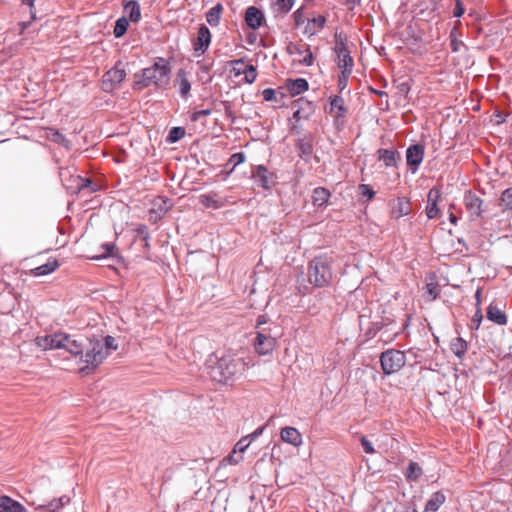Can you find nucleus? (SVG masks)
I'll return each mask as SVG.
<instances>
[{"instance_id":"obj_1","label":"nucleus","mask_w":512,"mask_h":512,"mask_svg":"<svg viewBox=\"0 0 512 512\" xmlns=\"http://www.w3.org/2000/svg\"><path fill=\"white\" fill-rule=\"evenodd\" d=\"M245 362L234 355L210 356L207 361L208 373L213 381L226 384L235 380L245 368Z\"/></svg>"},{"instance_id":"obj_2","label":"nucleus","mask_w":512,"mask_h":512,"mask_svg":"<svg viewBox=\"0 0 512 512\" xmlns=\"http://www.w3.org/2000/svg\"><path fill=\"white\" fill-rule=\"evenodd\" d=\"M36 345L43 350L64 349L73 356L83 355L86 343L65 333H55L39 336L35 339Z\"/></svg>"},{"instance_id":"obj_3","label":"nucleus","mask_w":512,"mask_h":512,"mask_svg":"<svg viewBox=\"0 0 512 512\" xmlns=\"http://www.w3.org/2000/svg\"><path fill=\"white\" fill-rule=\"evenodd\" d=\"M135 79V84L140 88L151 84L163 87L169 82V68L165 61L160 59L153 66L143 69L140 74H136Z\"/></svg>"},{"instance_id":"obj_4","label":"nucleus","mask_w":512,"mask_h":512,"mask_svg":"<svg viewBox=\"0 0 512 512\" xmlns=\"http://www.w3.org/2000/svg\"><path fill=\"white\" fill-rule=\"evenodd\" d=\"M308 280L316 287H324L332 280L330 262L323 257L313 259L308 267Z\"/></svg>"},{"instance_id":"obj_5","label":"nucleus","mask_w":512,"mask_h":512,"mask_svg":"<svg viewBox=\"0 0 512 512\" xmlns=\"http://www.w3.org/2000/svg\"><path fill=\"white\" fill-rule=\"evenodd\" d=\"M108 356L107 349L104 347L103 342L98 339L88 340V345L85 348V354L82 355V362L87 366L97 367Z\"/></svg>"},{"instance_id":"obj_6","label":"nucleus","mask_w":512,"mask_h":512,"mask_svg":"<svg viewBox=\"0 0 512 512\" xmlns=\"http://www.w3.org/2000/svg\"><path fill=\"white\" fill-rule=\"evenodd\" d=\"M381 367L385 374L399 371L406 363L405 354L402 351L390 349L381 354Z\"/></svg>"},{"instance_id":"obj_7","label":"nucleus","mask_w":512,"mask_h":512,"mask_svg":"<svg viewBox=\"0 0 512 512\" xmlns=\"http://www.w3.org/2000/svg\"><path fill=\"white\" fill-rule=\"evenodd\" d=\"M276 345V337L270 332V329L261 328L257 332L254 347L260 355L270 354Z\"/></svg>"},{"instance_id":"obj_8","label":"nucleus","mask_w":512,"mask_h":512,"mask_svg":"<svg viewBox=\"0 0 512 512\" xmlns=\"http://www.w3.org/2000/svg\"><path fill=\"white\" fill-rule=\"evenodd\" d=\"M126 77V71L122 67V63H117L112 69L107 71L102 80L103 90L112 91Z\"/></svg>"},{"instance_id":"obj_9","label":"nucleus","mask_w":512,"mask_h":512,"mask_svg":"<svg viewBox=\"0 0 512 512\" xmlns=\"http://www.w3.org/2000/svg\"><path fill=\"white\" fill-rule=\"evenodd\" d=\"M334 51L337 55L338 67L341 69V71L352 73L354 61L350 56V51L348 50L346 44L342 40L337 41Z\"/></svg>"},{"instance_id":"obj_10","label":"nucleus","mask_w":512,"mask_h":512,"mask_svg":"<svg viewBox=\"0 0 512 512\" xmlns=\"http://www.w3.org/2000/svg\"><path fill=\"white\" fill-rule=\"evenodd\" d=\"M211 43V33L207 26L202 24L197 33V37L193 41L194 51L197 56L204 54Z\"/></svg>"},{"instance_id":"obj_11","label":"nucleus","mask_w":512,"mask_h":512,"mask_svg":"<svg viewBox=\"0 0 512 512\" xmlns=\"http://www.w3.org/2000/svg\"><path fill=\"white\" fill-rule=\"evenodd\" d=\"M288 51L291 55L296 56V60L305 66H310L313 63V54L307 44H291L288 47Z\"/></svg>"},{"instance_id":"obj_12","label":"nucleus","mask_w":512,"mask_h":512,"mask_svg":"<svg viewBox=\"0 0 512 512\" xmlns=\"http://www.w3.org/2000/svg\"><path fill=\"white\" fill-rule=\"evenodd\" d=\"M424 156V147L419 144L411 145L406 151L407 165L413 167L415 172L421 164Z\"/></svg>"},{"instance_id":"obj_13","label":"nucleus","mask_w":512,"mask_h":512,"mask_svg":"<svg viewBox=\"0 0 512 512\" xmlns=\"http://www.w3.org/2000/svg\"><path fill=\"white\" fill-rule=\"evenodd\" d=\"M464 203L466 206V209L470 212L471 216L480 217L482 214V200L472 193L471 191H468L465 193L464 196Z\"/></svg>"},{"instance_id":"obj_14","label":"nucleus","mask_w":512,"mask_h":512,"mask_svg":"<svg viewBox=\"0 0 512 512\" xmlns=\"http://www.w3.org/2000/svg\"><path fill=\"white\" fill-rule=\"evenodd\" d=\"M411 212V205L407 198L400 197L394 200L391 204V216L399 219L408 215Z\"/></svg>"},{"instance_id":"obj_15","label":"nucleus","mask_w":512,"mask_h":512,"mask_svg":"<svg viewBox=\"0 0 512 512\" xmlns=\"http://www.w3.org/2000/svg\"><path fill=\"white\" fill-rule=\"evenodd\" d=\"M263 18V13L258 8L254 6L247 8L245 20L250 28L258 29L262 25Z\"/></svg>"},{"instance_id":"obj_16","label":"nucleus","mask_w":512,"mask_h":512,"mask_svg":"<svg viewBox=\"0 0 512 512\" xmlns=\"http://www.w3.org/2000/svg\"><path fill=\"white\" fill-rule=\"evenodd\" d=\"M280 437L282 441L289 443L295 447L302 444V436L294 427H285L281 430Z\"/></svg>"},{"instance_id":"obj_17","label":"nucleus","mask_w":512,"mask_h":512,"mask_svg":"<svg viewBox=\"0 0 512 512\" xmlns=\"http://www.w3.org/2000/svg\"><path fill=\"white\" fill-rule=\"evenodd\" d=\"M252 177L255 182L258 183L261 187L268 189L273 184L272 178L268 173L266 167L259 165L256 170L252 173Z\"/></svg>"},{"instance_id":"obj_18","label":"nucleus","mask_w":512,"mask_h":512,"mask_svg":"<svg viewBox=\"0 0 512 512\" xmlns=\"http://www.w3.org/2000/svg\"><path fill=\"white\" fill-rule=\"evenodd\" d=\"M347 109L344 104V99L340 96H334L330 98L329 113L332 114L336 119L345 117Z\"/></svg>"},{"instance_id":"obj_19","label":"nucleus","mask_w":512,"mask_h":512,"mask_svg":"<svg viewBox=\"0 0 512 512\" xmlns=\"http://www.w3.org/2000/svg\"><path fill=\"white\" fill-rule=\"evenodd\" d=\"M0 512H27L25 507L8 496L0 498Z\"/></svg>"},{"instance_id":"obj_20","label":"nucleus","mask_w":512,"mask_h":512,"mask_svg":"<svg viewBox=\"0 0 512 512\" xmlns=\"http://www.w3.org/2000/svg\"><path fill=\"white\" fill-rule=\"evenodd\" d=\"M175 86L178 87L179 92L182 97L188 96L190 89H191V84H190L189 79L187 78V74L184 69H180L177 72L176 79H175Z\"/></svg>"},{"instance_id":"obj_21","label":"nucleus","mask_w":512,"mask_h":512,"mask_svg":"<svg viewBox=\"0 0 512 512\" xmlns=\"http://www.w3.org/2000/svg\"><path fill=\"white\" fill-rule=\"evenodd\" d=\"M487 318L498 325H504L507 322L505 313L500 308L492 304L489 305L487 309Z\"/></svg>"},{"instance_id":"obj_22","label":"nucleus","mask_w":512,"mask_h":512,"mask_svg":"<svg viewBox=\"0 0 512 512\" xmlns=\"http://www.w3.org/2000/svg\"><path fill=\"white\" fill-rule=\"evenodd\" d=\"M58 266L57 260H49L47 263L32 269L31 273L35 276H44L55 271Z\"/></svg>"},{"instance_id":"obj_23","label":"nucleus","mask_w":512,"mask_h":512,"mask_svg":"<svg viewBox=\"0 0 512 512\" xmlns=\"http://www.w3.org/2000/svg\"><path fill=\"white\" fill-rule=\"evenodd\" d=\"M330 197V192L326 188L318 187L314 189L312 199L313 204L316 206H323L327 203L328 199Z\"/></svg>"},{"instance_id":"obj_24","label":"nucleus","mask_w":512,"mask_h":512,"mask_svg":"<svg viewBox=\"0 0 512 512\" xmlns=\"http://www.w3.org/2000/svg\"><path fill=\"white\" fill-rule=\"evenodd\" d=\"M287 87L292 95H298L308 89V82L303 78H298L296 80H290Z\"/></svg>"},{"instance_id":"obj_25","label":"nucleus","mask_w":512,"mask_h":512,"mask_svg":"<svg viewBox=\"0 0 512 512\" xmlns=\"http://www.w3.org/2000/svg\"><path fill=\"white\" fill-rule=\"evenodd\" d=\"M445 502V496L441 492L434 493L428 500L425 510L435 512Z\"/></svg>"},{"instance_id":"obj_26","label":"nucleus","mask_w":512,"mask_h":512,"mask_svg":"<svg viewBox=\"0 0 512 512\" xmlns=\"http://www.w3.org/2000/svg\"><path fill=\"white\" fill-rule=\"evenodd\" d=\"M295 0H276L272 3V9L276 14H286L288 13Z\"/></svg>"},{"instance_id":"obj_27","label":"nucleus","mask_w":512,"mask_h":512,"mask_svg":"<svg viewBox=\"0 0 512 512\" xmlns=\"http://www.w3.org/2000/svg\"><path fill=\"white\" fill-rule=\"evenodd\" d=\"M221 11L222 6L220 4H217L208 10L206 13V20L211 26H217L219 24Z\"/></svg>"},{"instance_id":"obj_28","label":"nucleus","mask_w":512,"mask_h":512,"mask_svg":"<svg viewBox=\"0 0 512 512\" xmlns=\"http://www.w3.org/2000/svg\"><path fill=\"white\" fill-rule=\"evenodd\" d=\"M378 158L382 160L386 166H393L396 161V152L394 150L380 149L378 150Z\"/></svg>"},{"instance_id":"obj_29","label":"nucleus","mask_w":512,"mask_h":512,"mask_svg":"<svg viewBox=\"0 0 512 512\" xmlns=\"http://www.w3.org/2000/svg\"><path fill=\"white\" fill-rule=\"evenodd\" d=\"M452 352L459 358H461L467 351V343L462 338H455L451 342Z\"/></svg>"},{"instance_id":"obj_30","label":"nucleus","mask_w":512,"mask_h":512,"mask_svg":"<svg viewBox=\"0 0 512 512\" xmlns=\"http://www.w3.org/2000/svg\"><path fill=\"white\" fill-rule=\"evenodd\" d=\"M200 202L205 206V207H213V208H219L222 206V202L220 201V199L217 197V194H207V195H201L200 196Z\"/></svg>"},{"instance_id":"obj_31","label":"nucleus","mask_w":512,"mask_h":512,"mask_svg":"<svg viewBox=\"0 0 512 512\" xmlns=\"http://www.w3.org/2000/svg\"><path fill=\"white\" fill-rule=\"evenodd\" d=\"M125 11L128 13L129 18L133 22L140 19V6L136 1H130L125 5Z\"/></svg>"},{"instance_id":"obj_32","label":"nucleus","mask_w":512,"mask_h":512,"mask_svg":"<svg viewBox=\"0 0 512 512\" xmlns=\"http://www.w3.org/2000/svg\"><path fill=\"white\" fill-rule=\"evenodd\" d=\"M297 148L299 150L300 157L305 160H309L313 153L312 144L306 140H300L297 144Z\"/></svg>"},{"instance_id":"obj_33","label":"nucleus","mask_w":512,"mask_h":512,"mask_svg":"<svg viewBox=\"0 0 512 512\" xmlns=\"http://www.w3.org/2000/svg\"><path fill=\"white\" fill-rule=\"evenodd\" d=\"M422 474V469L416 462H410L407 468L406 477L409 480H417Z\"/></svg>"},{"instance_id":"obj_34","label":"nucleus","mask_w":512,"mask_h":512,"mask_svg":"<svg viewBox=\"0 0 512 512\" xmlns=\"http://www.w3.org/2000/svg\"><path fill=\"white\" fill-rule=\"evenodd\" d=\"M242 72L246 83L252 84L257 78V69L253 65L244 66Z\"/></svg>"},{"instance_id":"obj_35","label":"nucleus","mask_w":512,"mask_h":512,"mask_svg":"<svg viewBox=\"0 0 512 512\" xmlns=\"http://www.w3.org/2000/svg\"><path fill=\"white\" fill-rule=\"evenodd\" d=\"M128 21L126 18H120L116 21V25L114 27V35L119 38L125 34L128 28Z\"/></svg>"},{"instance_id":"obj_36","label":"nucleus","mask_w":512,"mask_h":512,"mask_svg":"<svg viewBox=\"0 0 512 512\" xmlns=\"http://www.w3.org/2000/svg\"><path fill=\"white\" fill-rule=\"evenodd\" d=\"M185 135V130L182 127H174L170 130L167 141L170 143H175L183 138Z\"/></svg>"},{"instance_id":"obj_37","label":"nucleus","mask_w":512,"mask_h":512,"mask_svg":"<svg viewBox=\"0 0 512 512\" xmlns=\"http://www.w3.org/2000/svg\"><path fill=\"white\" fill-rule=\"evenodd\" d=\"M500 205L505 209H512V187L503 191Z\"/></svg>"},{"instance_id":"obj_38","label":"nucleus","mask_w":512,"mask_h":512,"mask_svg":"<svg viewBox=\"0 0 512 512\" xmlns=\"http://www.w3.org/2000/svg\"><path fill=\"white\" fill-rule=\"evenodd\" d=\"M114 247L115 246L112 243H105V244L101 245L100 253L98 255L93 256L92 258L93 259H100V258H105L107 256H110L112 254V252H113Z\"/></svg>"},{"instance_id":"obj_39","label":"nucleus","mask_w":512,"mask_h":512,"mask_svg":"<svg viewBox=\"0 0 512 512\" xmlns=\"http://www.w3.org/2000/svg\"><path fill=\"white\" fill-rule=\"evenodd\" d=\"M250 443H251V441L250 440L248 441V436H245L236 443L234 450L236 452H238L239 455H241L242 453H244L246 451V449L249 447Z\"/></svg>"},{"instance_id":"obj_40","label":"nucleus","mask_w":512,"mask_h":512,"mask_svg":"<svg viewBox=\"0 0 512 512\" xmlns=\"http://www.w3.org/2000/svg\"><path fill=\"white\" fill-rule=\"evenodd\" d=\"M235 76L243 74V67L246 66L243 59L232 60L231 62Z\"/></svg>"},{"instance_id":"obj_41","label":"nucleus","mask_w":512,"mask_h":512,"mask_svg":"<svg viewBox=\"0 0 512 512\" xmlns=\"http://www.w3.org/2000/svg\"><path fill=\"white\" fill-rule=\"evenodd\" d=\"M237 454L239 453L233 449L232 452L224 459V461L231 465H236L240 463L243 460V456Z\"/></svg>"},{"instance_id":"obj_42","label":"nucleus","mask_w":512,"mask_h":512,"mask_svg":"<svg viewBox=\"0 0 512 512\" xmlns=\"http://www.w3.org/2000/svg\"><path fill=\"white\" fill-rule=\"evenodd\" d=\"M245 158L246 157L243 152H238L230 157L229 163L233 165V168H235L237 165L243 163L245 161Z\"/></svg>"},{"instance_id":"obj_43","label":"nucleus","mask_w":512,"mask_h":512,"mask_svg":"<svg viewBox=\"0 0 512 512\" xmlns=\"http://www.w3.org/2000/svg\"><path fill=\"white\" fill-rule=\"evenodd\" d=\"M360 441L365 453L373 454L375 452L372 442L366 436H362Z\"/></svg>"},{"instance_id":"obj_44","label":"nucleus","mask_w":512,"mask_h":512,"mask_svg":"<svg viewBox=\"0 0 512 512\" xmlns=\"http://www.w3.org/2000/svg\"><path fill=\"white\" fill-rule=\"evenodd\" d=\"M104 347L107 349L109 354L110 350H117L118 345L115 343V338L112 336H106L103 342Z\"/></svg>"},{"instance_id":"obj_45","label":"nucleus","mask_w":512,"mask_h":512,"mask_svg":"<svg viewBox=\"0 0 512 512\" xmlns=\"http://www.w3.org/2000/svg\"><path fill=\"white\" fill-rule=\"evenodd\" d=\"M439 209L437 207V203H428L426 207V214L429 219H433L437 216Z\"/></svg>"},{"instance_id":"obj_46","label":"nucleus","mask_w":512,"mask_h":512,"mask_svg":"<svg viewBox=\"0 0 512 512\" xmlns=\"http://www.w3.org/2000/svg\"><path fill=\"white\" fill-rule=\"evenodd\" d=\"M351 73H346L345 71H341V75L338 79V86L340 90H343L347 86V81Z\"/></svg>"},{"instance_id":"obj_47","label":"nucleus","mask_w":512,"mask_h":512,"mask_svg":"<svg viewBox=\"0 0 512 512\" xmlns=\"http://www.w3.org/2000/svg\"><path fill=\"white\" fill-rule=\"evenodd\" d=\"M211 109H204V110H199V111H195L192 116H191V119L193 121H197L199 120L201 117H205V116H209L211 114Z\"/></svg>"},{"instance_id":"obj_48","label":"nucleus","mask_w":512,"mask_h":512,"mask_svg":"<svg viewBox=\"0 0 512 512\" xmlns=\"http://www.w3.org/2000/svg\"><path fill=\"white\" fill-rule=\"evenodd\" d=\"M276 91L272 88H267L263 91V98L265 101H273L276 98Z\"/></svg>"},{"instance_id":"obj_49","label":"nucleus","mask_w":512,"mask_h":512,"mask_svg":"<svg viewBox=\"0 0 512 512\" xmlns=\"http://www.w3.org/2000/svg\"><path fill=\"white\" fill-rule=\"evenodd\" d=\"M440 198V192L437 189H431L428 193V203H437Z\"/></svg>"},{"instance_id":"obj_50","label":"nucleus","mask_w":512,"mask_h":512,"mask_svg":"<svg viewBox=\"0 0 512 512\" xmlns=\"http://www.w3.org/2000/svg\"><path fill=\"white\" fill-rule=\"evenodd\" d=\"M360 190L362 192V195L367 196L369 199H371L374 196V191L368 185H360Z\"/></svg>"},{"instance_id":"obj_51","label":"nucleus","mask_w":512,"mask_h":512,"mask_svg":"<svg viewBox=\"0 0 512 512\" xmlns=\"http://www.w3.org/2000/svg\"><path fill=\"white\" fill-rule=\"evenodd\" d=\"M427 293L431 296L432 300L436 299L438 296L437 286L435 284H428Z\"/></svg>"},{"instance_id":"obj_52","label":"nucleus","mask_w":512,"mask_h":512,"mask_svg":"<svg viewBox=\"0 0 512 512\" xmlns=\"http://www.w3.org/2000/svg\"><path fill=\"white\" fill-rule=\"evenodd\" d=\"M47 510H49L50 512H56L57 510H59L60 508H62L59 504V502L57 501V499H54L53 501H51L47 506H46Z\"/></svg>"},{"instance_id":"obj_53","label":"nucleus","mask_w":512,"mask_h":512,"mask_svg":"<svg viewBox=\"0 0 512 512\" xmlns=\"http://www.w3.org/2000/svg\"><path fill=\"white\" fill-rule=\"evenodd\" d=\"M312 23L314 26H316V28L320 29L325 24V17H323V16L315 17L312 19Z\"/></svg>"},{"instance_id":"obj_54","label":"nucleus","mask_w":512,"mask_h":512,"mask_svg":"<svg viewBox=\"0 0 512 512\" xmlns=\"http://www.w3.org/2000/svg\"><path fill=\"white\" fill-rule=\"evenodd\" d=\"M464 13V7L462 6V3L460 0H457L456 2V6H455V9H454V16L455 17H460L462 16Z\"/></svg>"},{"instance_id":"obj_55","label":"nucleus","mask_w":512,"mask_h":512,"mask_svg":"<svg viewBox=\"0 0 512 512\" xmlns=\"http://www.w3.org/2000/svg\"><path fill=\"white\" fill-rule=\"evenodd\" d=\"M293 16H294L296 25L299 26L303 22L302 9L296 10L294 12Z\"/></svg>"},{"instance_id":"obj_56","label":"nucleus","mask_w":512,"mask_h":512,"mask_svg":"<svg viewBox=\"0 0 512 512\" xmlns=\"http://www.w3.org/2000/svg\"><path fill=\"white\" fill-rule=\"evenodd\" d=\"M264 428H265L264 426L257 428L253 433L248 435V439L250 438V441H252V440L256 439L257 437H259L263 433Z\"/></svg>"},{"instance_id":"obj_57","label":"nucleus","mask_w":512,"mask_h":512,"mask_svg":"<svg viewBox=\"0 0 512 512\" xmlns=\"http://www.w3.org/2000/svg\"><path fill=\"white\" fill-rule=\"evenodd\" d=\"M34 2H35V0H22V3H23L24 5H27V6H29V7L31 8L30 14H31V18H32V19H35V18H36V16H35V12L32 10V8H33V6H34Z\"/></svg>"},{"instance_id":"obj_58","label":"nucleus","mask_w":512,"mask_h":512,"mask_svg":"<svg viewBox=\"0 0 512 512\" xmlns=\"http://www.w3.org/2000/svg\"><path fill=\"white\" fill-rule=\"evenodd\" d=\"M361 3V0H347L346 5L348 9L353 10L357 5Z\"/></svg>"},{"instance_id":"obj_59","label":"nucleus","mask_w":512,"mask_h":512,"mask_svg":"<svg viewBox=\"0 0 512 512\" xmlns=\"http://www.w3.org/2000/svg\"><path fill=\"white\" fill-rule=\"evenodd\" d=\"M57 501L59 502L60 506L63 507L70 502V498L68 496H62L58 498Z\"/></svg>"},{"instance_id":"obj_60","label":"nucleus","mask_w":512,"mask_h":512,"mask_svg":"<svg viewBox=\"0 0 512 512\" xmlns=\"http://www.w3.org/2000/svg\"><path fill=\"white\" fill-rule=\"evenodd\" d=\"M267 323V318L265 315H260L257 319V328H260L262 325Z\"/></svg>"},{"instance_id":"obj_61","label":"nucleus","mask_w":512,"mask_h":512,"mask_svg":"<svg viewBox=\"0 0 512 512\" xmlns=\"http://www.w3.org/2000/svg\"><path fill=\"white\" fill-rule=\"evenodd\" d=\"M160 200H161V202L163 203L164 206L163 207L162 206L159 207V210H160L159 212H160V214H164L169 209V206L167 205V201L166 200H164V199H160Z\"/></svg>"},{"instance_id":"obj_62","label":"nucleus","mask_w":512,"mask_h":512,"mask_svg":"<svg viewBox=\"0 0 512 512\" xmlns=\"http://www.w3.org/2000/svg\"><path fill=\"white\" fill-rule=\"evenodd\" d=\"M293 118L296 120V121H299L303 118H305V116L302 115L301 111L300 110H296L293 114Z\"/></svg>"},{"instance_id":"obj_63","label":"nucleus","mask_w":512,"mask_h":512,"mask_svg":"<svg viewBox=\"0 0 512 512\" xmlns=\"http://www.w3.org/2000/svg\"><path fill=\"white\" fill-rule=\"evenodd\" d=\"M482 319V314L480 311H477L476 314L474 315V318H473V321H477L478 324H477V328L479 327V324H480V321Z\"/></svg>"},{"instance_id":"obj_64","label":"nucleus","mask_w":512,"mask_h":512,"mask_svg":"<svg viewBox=\"0 0 512 512\" xmlns=\"http://www.w3.org/2000/svg\"><path fill=\"white\" fill-rule=\"evenodd\" d=\"M449 219L452 224L455 225L457 223V217L454 214H450Z\"/></svg>"}]
</instances>
